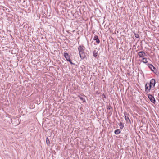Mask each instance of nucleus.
<instances>
[{"mask_svg":"<svg viewBox=\"0 0 159 159\" xmlns=\"http://www.w3.org/2000/svg\"><path fill=\"white\" fill-rule=\"evenodd\" d=\"M119 126H120V128L121 129H122L123 128V127H124V126L123 125V123L120 122V124H119Z\"/></svg>","mask_w":159,"mask_h":159,"instance_id":"12","label":"nucleus"},{"mask_svg":"<svg viewBox=\"0 0 159 159\" xmlns=\"http://www.w3.org/2000/svg\"><path fill=\"white\" fill-rule=\"evenodd\" d=\"M137 36H136V37H137Z\"/></svg>","mask_w":159,"mask_h":159,"instance_id":"20","label":"nucleus"},{"mask_svg":"<svg viewBox=\"0 0 159 159\" xmlns=\"http://www.w3.org/2000/svg\"><path fill=\"white\" fill-rule=\"evenodd\" d=\"M95 93L96 94H99V92H98V91H95Z\"/></svg>","mask_w":159,"mask_h":159,"instance_id":"15","label":"nucleus"},{"mask_svg":"<svg viewBox=\"0 0 159 159\" xmlns=\"http://www.w3.org/2000/svg\"><path fill=\"white\" fill-rule=\"evenodd\" d=\"M46 142L47 144L48 145L50 144V141L48 137H47L46 139Z\"/></svg>","mask_w":159,"mask_h":159,"instance_id":"13","label":"nucleus"},{"mask_svg":"<svg viewBox=\"0 0 159 159\" xmlns=\"http://www.w3.org/2000/svg\"><path fill=\"white\" fill-rule=\"evenodd\" d=\"M156 80H150L149 83H147L145 85V90L146 92L148 93L152 87L155 86Z\"/></svg>","mask_w":159,"mask_h":159,"instance_id":"1","label":"nucleus"},{"mask_svg":"<svg viewBox=\"0 0 159 159\" xmlns=\"http://www.w3.org/2000/svg\"><path fill=\"white\" fill-rule=\"evenodd\" d=\"M93 55L94 57H96L98 55L97 52L95 51H94L93 52Z\"/></svg>","mask_w":159,"mask_h":159,"instance_id":"14","label":"nucleus"},{"mask_svg":"<svg viewBox=\"0 0 159 159\" xmlns=\"http://www.w3.org/2000/svg\"><path fill=\"white\" fill-rule=\"evenodd\" d=\"M142 62L145 63H147L148 61L147 60V59L146 58H145L144 57L142 59Z\"/></svg>","mask_w":159,"mask_h":159,"instance_id":"11","label":"nucleus"},{"mask_svg":"<svg viewBox=\"0 0 159 159\" xmlns=\"http://www.w3.org/2000/svg\"><path fill=\"white\" fill-rule=\"evenodd\" d=\"M121 132L120 130V129L116 130L114 131V133L116 134H118Z\"/></svg>","mask_w":159,"mask_h":159,"instance_id":"10","label":"nucleus"},{"mask_svg":"<svg viewBox=\"0 0 159 159\" xmlns=\"http://www.w3.org/2000/svg\"><path fill=\"white\" fill-rule=\"evenodd\" d=\"M107 108L108 110H110V107L109 106L107 107Z\"/></svg>","mask_w":159,"mask_h":159,"instance_id":"16","label":"nucleus"},{"mask_svg":"<svg viewBox=\"0 0 159 159\" xmlns=\"http://www.w3.org/2000/svg\"><path fill=\"white\" fill-rule=\"evenodd\" d=\"M137 36H136V37H137Z\"/></svg>","mask_w":159,"mask_h":159,"instance_id":"19","label":"nucleus"},{"mask_svg":"<svg viewBox=\"0 0 159 159\" xmlns=\"http://www.w3.org/2000/svg\"><path fill=\"white\" fill-rule=\"evenodd\" d=\"M139 58H143L146 56V53L143 51H140L138 53Z\"/></svg>","mask_w":159,"mask_h":159,"instance_id":"6","label":"nucleus"},{"mask_svg":"<svg viewBox=\"0 0 159 159\" xmlns=\"http://www.w3.org/2000/svg\"><path fill=\"white\" fill-rule=\"evenodd\" d=\"M78 97L83 102H85V100L84 97L79 96H78Z\"/></svg>","mask_w":159,"mask_h":159,"instance_id":"9","label":"nucleus"},{"mask_svg":"<svg viewBox=\"0 0 159 159\" xmlns=\"http://www.w3.org/2000/svg\"><path fill=\"white\" fill-rule=\"evenodd\" d=\"M93 40L96 41V42L97 44H99V43L100 41L98 36H94L93 38Z\"/></svg>","mask_w":159,"mask_h":159,"instance_id":"7","label":"nucleus"},{"mask_svg":"<svg viewBox=\"0 0 159 159\" xmlns=\"http://www.w3.org/2000/svg\"><path fill=\"white\" fill-rule=\"evenodd\" d=\"M64 56L66 59L68 61H69L70 64H73L71 60L70 59V56L66 52H65L64 53Z\"/></svg>","mask_w":159,"mask_h":159,"instance_id":"3","label":"nucleus"},{"mask_svg":"<svg viewBox=\"0 0 159 159\" xmlns=\"http://www.w3.org/2000/svg\"><path fill=\"white\" fill-rule=\"evenodd\" d=\"M84 48L83 45H80L78 48L80 57L81 59H84L86 57V54L84 52Z\"/></svg>","mask_w":159,"mask_h":159,"instance_id":"2","label":"nucleus"},{"mask_svg":"<svg viewBox=\"0 0 159 159\" xmlns=\"http://www.w3.org/2000/svg\"><path fill=\"white\" fill-rule=\"evenodd\" d=\"M104 98H106V97H105V95H104Z\"/></svg>","mask_w":159,"mask_h":159,"instance_id":"17","label":"nucleus"},{"mask_svg":"<svg viewBox=\"0 0 159 159\" xmlns=\"http://www.w3.org/2000/svg\"><path fill=\"white\" fill-rule=\"evenodd\" d=\"M148 97L150 100L151 102L155 103L156 102L154 97L151 94H149L148 95Z\"/></svg>","mask_w":159,"mask_h":159,"instance_id":"5","label":"nucleus"},{"mask_svg":"<svg viewBox=\"0 0 159 159\" xmlns=\"http://www.w3.org/2000/svg\"><path fill=\"white\" fill-rule=\"evenodd\" d=\"M151 80H154V79H152Z\"/></svg>","mask_w":159,"mask_h":159,"instance_id":"18","label":"nucleus"},{"mask_svg":"<svg viewBox=\"0 0 159 159\" xmlns=\"http://www.w3.org/2000/svg\"><path fill=\"white\" fill-rule=\"evenodd\" d=\"M129 114H128L127 112H124V117L126 121L127 122H129L130 123L131 121L129 118Z\"/></svg>","mask_w":159,"mask_h":159,"instance_id":"4","label":"nucleus"},{"mask_svg":"<svg viewBox=\"0 0 159 159\" xmlns=\"http://www.w3.org/2000/svg\"><path fill=\"white\" fill-rule=\"evenodd\" d=\"M148 66L151 69V70L153 71H154L153 69H155V67L152 64H148Z\"/></svg>","mask_w":159,"mask_h":159,"instance_id":"8","label":"nucleus"}]
</instances>
